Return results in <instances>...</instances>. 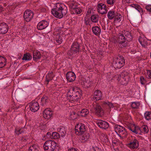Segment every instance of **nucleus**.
Returning a JSON list of instances; mask_svg holds the SVG:
<instances>
[{
	"instance_id": "nucleus-1",
	"label": "nucleus",
	"mask_w": 151,
	"mask_h": 151,
	"mask_svg": "<svg viewBox=\"0 0 151 151\" xmlns=\"http://www.w3.org/2000/svg\"><path fill=\"white\" fill-rule=\"evenodd\" d=\"M67 7L63 4L57 3L55 8L52 9L51 12L52 14L56 17L61 19L64 15H66L67 13Z\"/></svg>"
},
{
	"instance_id": "nucleus-2",
	"label": "nucleus",
	"mask_w": 151,
	"mask_h": 151,
	"mask_svg": "<svg viewBox=\"0 0 151 151\" xmlns=\"http://www.w3.org/2000/svg\"><path fill=\"white\" fill-rule=\"evenodd\" d=\"M127 127L128 129L131 131L132 132L136 134H140L141 132V130L145 133H147L149 131L147 126L145 125H143L141 127V129L139 127L132 124L128 126Z\"/></svg>"
},
{
	"instance_id": "nucleus-3",
	"label": "nucleus",
	"mask_w": 151,
	"mask_h": 151,
	"mask_svg": "<svg viewBox=\"0 0 151 151\" xmlns=\"http://www.w3.org/2000/svg\"><path fill=\"white\" fill-rule=\"evenodd\" d=\"M125 63L124 58L122 56H119L114 59L113 65L116 68L120 69L124 65Z\"/></svg>"
},
{
	"instance_id": "nucleus-4",
	"label": "nucleus",
	"mask_w": 151,
	"mask_h": 151,
	"mask_svg": "<svg viewBox=\"0 0 151 151\" xmlns=\"http://www.w3.org/2000/svg\"><path fill=\"white\" fill-rule=\"evenodd\" d=\"M56 143L53 141H46L43 145V147L45 151H54L56 148Z\"/></svg>"
},
{
	"instance_id": "nucleus-5",
	"label": "nucleus",
	"mask_w": 151,
	"mask_h": 151,
	"mask_svg": "<svg viewBox=\"0 0 151 151\" xmlns=\"http://www.w3.org/2000/svg\"><path fill=\"white\" fill-rule=\"evenodd\" d=\"M115 130L119 136L122 138L127 137V132L125 128L119 125L115 126Z\"/></svg>"
},
{
	"instance_id": "nucleus-6",
	"label": "nucleus",
	"mask_w": 151,
	"mask_h": 151,
	"mask_svg": "<svg viewBox=\"0 0 151 151\" xmlns=\"http://www.w3.org/2000/svg\"><path fill=\"white\" fill-rule=\"evenodd\" d=\"M86 127L82 123L77 124L75 127V133L78 135L82 134L86 131Z\"/></svg>"
},
{
	"instance_id": "nucleus-7",
	"label": "nucleus",
	"mask_w": 151,
	"mask_h": 151,
	"mask_svg": "<svg viewBox=\"0 0 151 151\" xmlns=\"http://www.w3.org/2000/svg\"><path fill=\"white\" fill-rule=\"evenodd\" d=\"M118 40L119 46L121 48L125 47L127 45V42L123 34H119Z\"/></svg>"
},
{
	"instance_id": "nucleus-8",
	"label": "nucleus",
	"mask_w": 151,
	"mask_h": 151,
	"mask_svg": "<svg viewBox=\"0 0 151 151\" xmlns=\"http://www.w3.org/2000/svg\"><path fill=\"white\" fill-rule=\"evenodd\" d=\"M121 78H122V84H127L129 81V76L128 72L123 71L121 73Z\"/></svg>"
},
{
	"instance_id": "nucleus-9",
	"label": "nucleus",
	"mask_w": 151,
	"mask_h": 151,
	"mask_svg": "<svg viewBox=\"0 0 151 151\" xmlns=\"http://www.w3.org/2000/svg\"><path fill=\"white\" fill-rule=\"evenodd\" d=\"M33 15L34 14L32 11L27 10L24 12L23 17L26 21L29 22L32 19Z\"/></svg>"
},
{
	"instance_id": "nucleus-10",
	"label": "nucleus",
	"mask_w": 151,
	"mask_h": 151,
	"mask_svg": "<svg viewBox=\"0 0 151 151\" xmlns=\"http://www.w3.org/2000/svg\"><path fill=\"white\" fill-rule=\"evenodd\" d=\"M67 97L70 102L71 101H77L76 96L75 88H72L68 91L67 93Z\"/></svg>"
},
{
	"instance_id": "nucleus-11",
	"label": "nucleus",
	"mask_w": 151,
	"mask_h": 151,
	"mask_svg": "<svg viewBox=\"0 0 151 151\" xmlns=\"http://www.w3.org/2000/svg\"><path fill=\"white\" fill-rule=\"evenodd\" d=\"M97 9L98 12L102 14H106L108 11L106 5L102 3L98 4Z\"/></svg>"
},
{
	"instance_id": "nucleus-12",
	"label": "nucleus",
	"mask_w": 151,
	"mask_h": 151,
	"mask_svg": "<svg viewBox=\"0 0 151 151\" xmlns=\"http://www.w3.org/2000/svg\"><path fill=\"white\" fill-rule=\"evenodd\" d=\"M139 144V141L136 139H134L131 140L127 146L131 149H136L138 147Z\"/></svg>"
},
{
	"instance_id": "nucleus-13",
	"label": "nucleus",
	"mask_w": 151,
	"mask_h": 151,
	"mask_svg": "<svg viewBox=\"0 0 151 151\" xmlns=\"http://www.w3.org/2000/svg\"><path fill=\"white\" fill-rule=\"evenodd\" d=\"M47 21L45 20H42L39 22L37 25L38 29L41 30L46 28L48 25Z\"/></svg>"
},
{
	"instance_id": "nucleus-14",
	"label": "nucleus",
	"mask_w": 151,
	"mask_h": 151,
	"mask_svg": "<svg viewBox=\"0 0 151 151\" xmlns=\"http://www.w3.org/2000/svg\"><path fill=\"white\" fill-rule=\"evenodd\" d=\"M80 45L77 42L73 43L71 46V51L73 53H79L80 50Z\"/></svg>"
},
{
	"instance_id": "nucleus-15",
	"label": "nucleus",
	"mask_w": 151,
	"mask_h": 151,
	"mask_svg": "<svg viewBox=\"0 0 151 151\" xmlns=\"http://www.w3.org/2000/svg\"><path fill=\"white\" fill-rule=\"evenodd\" d=\"M97 125L100 128L106 129L109 127V124L107 122L102 120H99L96 122Z\"/></svg>"
},
{
	"instance_id": "nucleus-16",
	"label": "nucleus",
	"mask_w": 151,
	"mask_h": 151,
	"mask_svg": "<svg viewBox=\"0 0 151 151\" xmlns=\"http://www.w3.org/2000/svg\"><path fill=\"white\" fill-rule=\"evenodd\" d=\"M31 111L33 112L37 111L39 108V106L37 102L32 101L29 106Z\"/></svg>"
},
{
	"instance_id": "nucleus-17",
	"label": "nucleus",
	"mask_w": 151,
	"mask_h": 151,
	"mask_svg": "<svg viewBox=\"0 0 151 151\" xmlns=\"http://www.w3.org/2000/svg\"><path fill=\"white\" fill-rule=\"evenodd\" d=\"M43 114L44 118L47 119H49L52 116L53 112L50 109L47 108L44 110Z\"/></svg>"
},
{
	"instance_id": "nucleus-18",
	"label": "nucleus",
	"mask_w": 151,
	"mask_h": 151,
	"mask_svg": "<svg viewBox=\"0 0 151 151\" xmlns=\"http://www.w3.org/2000/svg\"><path fill=\"white\" fill-rule=\"evenodd\" d=\"M8 30V27L6 23H2L0 24V33L4 34L7 33Z\"/></svg>"
},
{
	"instance_id": "nucleus-19",
	"label": "nucleus",
	"mask_w": 151,
	"mask_h": 151,
	"mask_svg": "<svg viewBox=\"0 0 151 151\" xmlns=\"http://www.w3.org/2000/svg\"><path fill=\"white\" fill-rule=\"evenodd\" d=\"M102 94L101 91L96 90L94 92L93 99L96 101L102 99Z\"/></svg>"
},
{
	"instance_id": "nucleus-20",
	"label": "nucleus",
	"mask_w": 151,
	"mask_h": 151,
	"mask_svg": "<svg viewBox=\"0 0 151 151\" xmlns=\"http://www.w3.org/2000/svg\"><path fill=\"white\" fill-rule=\"evenodd\" d=\"M66 78L68 81L72 82L74 81L76 78L75 73L72 72H68L66 75Z\"/></svg>"
},
{
	"instance_id": "nucleus-21",
	"label": "nucleus",
	"mask_w": 151,
	"mask_h": 151,
	"mask_svg": "<svg viewBox=\"0 0 151 151\" xmlns=\"http://www.w3.org/2000/svg\"><path fill=\"white\" fill-rule=\"evenodd\" d=\"M94 109L96 114L100 116H102L103 114V110L101 106L97 104L94 106Z\"/></svg>"
},
{
	"instance_id": "nucleus-22",
	"label": "nucleus",
	"mask_w": 151,
	"mask_h": 151,
	"mask_svg": "<svg viewBox=\"0 0 151 151\" xmlns=\"http://www.w3.org/2000/svg\"><path fill=\"white\" fill-rule=\"evenodd\" d=\"M41 58V54L39 51L37 50L33 51V58L34 60L35 61H37Z\"/></svg>"
},
{
	"instance_id": "nucleus-23",
	"label": "nucleus",
	"mask_w": 151,
	"mask_h": 151,
	"mask_svg": "<svg viewBox=\"0 0 151 151\" xmlns=\"http://www.w3.org/2000/svg\"><path fill=\"white\" fill-rule=\"evenodd\" d=\"M57 131L59 132V134L62 137L65 136L66 133L65 128L63 126H60L57 129Z\"/></svg>"
},
{
	"instance_id": "nucleus-24",
	"label": "nucleus",
	"mask_w": 151,
	"mask_h": 151,
	"mask_svg": "<svg viewBox=\"0 0 151 151\" xmlns=\"http://www.w3.org/2000/svg\"><path fill=\"white\" fill-rule=\"evenodd\" d=\"M92 30L93 33L96 35H100L101 32L100 28L98 26H95L92 28Z\"/></svg>"
},
{
	"instance_id": "nucleus-25",
	"label": "nucleus",
	"mask_w": 151,
	"mask_h": 151,
	"mask_svg": "<svg viewBox=\"0 0 151 151\" xmlns=\"http://www.w3.org/2000/svg\"><path fill=\"white\" fill-rule=\"evenodd\" d=\"M91 84L92 82L89 80H86V79L82 82V85L86 88H90Z\"/></svg>"
},
{
	"instance_id": "nucleus-26",
	"label": "nucleus",
	"mask_w": 151,
	"mask_h": 151,
	"mask_svg": "<svg viewBox=\"0 0 151 151\" xmlns=\"http://www.w3.org/2000/svg\"><path fill=\"white\" fill-rule=\"evenodd\" d=\"M89 113V111L87 109H83L81 111H78V114L79 115L83 117L86 116Z\"/></svg>"
},
{
	"instance_id": "nucleus-27",
	"label": "nucleus",
	"mask_w": 151,
	"mask_h": 151,
	"mask_svg": "<svg viewBox=\"0 0 151 151\" xmlns=\"http://www.w3.org/2000/svg\"><path fill=\"white\" fill-rule=\"evenodd\" d=\"M48 98L46 96H44L42 97L41 99L40 105L42 106L46 105L48 102Z\"/></svg>"
},
{
	"instance_id": "nucleus-28",
	"label": "nucleus",
	"mask_w": 151,
	"mask_h": 151,
	"mask_svg": "<svg viewBox=\"0 0 151 151\" xmlns=\"http://www.w3.org/2000/svg\"><path fill=\"white\" fill-rule=\"evenodd\" d=\"M127 41H130L132 40V37L131 33L129 32H126L123 34Z\"/></svg>"
},
{
	"instance_id": "nucleus-29",
	"label": "nucleus",
	"mask_w": 151,
	"mask_h": 151,
	"mask_svg": "<svg viewBox=\"0 0 151 151\" xmlns=\"http://www.w3.org/2000/svg\"><path fill=\"white\" fill-rule=\"evenodd\" d=\"M6 59L1 56H0V68H2L6 65Z\"/></svg>"
},
{
	"instance_id": "nucleus-30",
	"label": "nucleus",
	"mask_w": 151,
	"mask_h": 151,
	"mask_svg": "<svg viewBox=\"0 0 151 151\" xmlns=\"http://www.w3.org/2000/svg\"><path fill=\"white\" fill-rule=\"evenodd\" d=\"M90 137V135L88 133H86L83 135L81 137V142L84 143L87 141L89 139Z\"/></svg>"
},
{
	"instance_id": "nucleus-31",
	"label": "nucleus",
	"mask_w": 151,
	"mask_h": 151,
	"mask_svg": "<svg viewBox=\"0 0 151 151\" xmlns=\"http://www.w3.org/2000/svg\"><path fill=\"white\" fill-rule=\"evenodd\" d=\"M115 16V12L113 11H109L107 14V16L109 19L110 20L113 19Z\"/></svg>"
},
{
	"instance_id": "nucleus-32",
	"label": "nucleus",
	"mask_w": 151,
	"mask_h": 151,
	"mask_svg": "<svg viewBox=\"0 0 151 151\" xmlns=\"http://www.w3.org/2000/svg\"><path fill=\"white\" fill-rule=\"evenodd\" d=\"M91 21L94 23H97L99 19V16L98 15L95 14L92 15L91 17Z\"/></svg>"
},
{
	"instance_id": "nucleus-33",
	"label": "nucleus",
	"mask_w": 151,
	"mask_h": 151,
	"mask_svg": "<svg viewBox=\"0 0 151 151\" xmlns=\"http://www.w3.org/2000/svg\"><path fill=\"white\" fill-rule=\"evenodd\" d=\"M54 77L53 73L52 72L50 73H48L46 76V81L47 82V84H48V82L52 80V78Z\"/></svg>"
},
{
	"instance_id": "nucleus-34",
	"label": "nucleus",
	"mask_w": 151,
	"mask_h": 151,
	"mask_svg": "<svg viewBox=\"0 0 151 151\" xmlns=\"http://www.w3.org/2000/svg\"><path fill=\"white\" fill-rule=\"evenodd\" d=\"M32 58L31 55L29 53H26L24 54L22 59L25 60H29Z\"/></svg>"
},
{
	"instance_id": "nucleus-35",
	"label": "nucleus",
	"mask_w": 151,
	"mask_h": 151,
	"mask_svg": "<svg viewBox=\"0 0 151 151\" xmlns=\"http://www.w3.org/2000/svg\"><path fill=\"white\" fill-rule=\"evenodd\" d=\"M114 18L115 22H119L121 20L122 17L120 14L116 13Z\"/></svg>"
},
{
	"instance_id": "nucleus-36",
	"label": "nucleus",
	"mask_w": 151,
	"mask_h": 151,
	"mask_svg": "<svg viewBox=\"0 0 151 151\" xmlns=\"http://www.w3.org/2000/svg\"><path fill=\"white\" fill-rule=\"evenodd\" d=\"M38 146L35 145H32L29 147L28 151H39Z\"/></svg>"
},
{
	"instance_id": "nucleus-37",
	"label": "nucleus",
	"mask_w": 151,
	"mask_h": 151,
	"mask_svg": "<svg viewBox=\"0 0 151 151\" xmlns=\"http://www.w3.org/2000/svg\"><path fill=\"white\" fill-rule=\"evenodd\" d=\"M75 91L77 100L78 101V99L81 98L82 96L81 92L80 90H78L77 89H75Z\"/></svg>"
},
{
	"instance_id": "nucleus-38",
	"label": "nucleus",
	"mask_w": 151,
	"mask_h": 151,
	"mask_svg": "<svg viewBox=\"0 0 151 151\" xmlns=\"http://www.w3.org/2000/svg\"><path fill=\"white\" fill-rule=\"evenodd\" d=\"M60 135L57 132H53L51 134V139H57L60 137Z\"/></svg>"
},
{
	"instance_id": "nucleus-39",
	"label": "nucleus",
	"mask_w": 151,
	"mask_h": 151,
	"mask_svg": "<svg viewBox=\"0 0 151 151\" xmlns=\"http://www.w3.org/2000/svg\"><path fill=\"white\" fill-rule=\"evenodd\" d=\"M82 12V10L79 7H77L72 12L73 14H80Z\"/></svg>"
},
{
	"instance_id": "nucleus-40",
	"label": "nucleus",
	"mask_w": 151,
	"mask_h": 151,
	"mask_svg": "<svg viewBox=\"0 0 151 151\" xmlns=\"http://www.w3.org/2000/svg\"><path fill=\"white\" fill-rule=\"evenodd\" d=\"M104 104L107 108L109 109H110L111 108H112L114 107L113 104L109 102L104 103Z\"/></svg>"
},
{
	"instance_id": "nucleus-41",
	"label": "nucleus",
	"mask_w": 151,
	"mask_h": 151,
	"mask_svg": "<svg viewBox=\"0 0 151 151\" xmlns=\"http://www.w3.org/2000/svg\"><path fill=\"white\" fill-rule=\"evenodd\" d=\"M24 129L23 128L19 129L18 128H17L15 129V132L16 134L18 135L20 134H21L23 132H24Z\"/></svg>"
},
{
	"instance_id": "nucleus-42",
	"label": "nucleus",
	"mask_w": 151,
	"mask_h": 151,
	"mask_svg": "<svg viewBox=\"0 0 151 151\" xmlns=\"http://www.w3.org/2000/svg\"><path fill=\"white\" fill-rule=\"evenodd\" d=\"M133 6H132L138 10L139 12H143L142 9L139 6L136 4H133Z\"/></svg>"
},
{
	"instance_id": "nucleus-43",
	"label": "nucleus",
	"mask_w": 151,
	"mask_h": 151,
	"mask_svg": "<svg viewBox=\"0 0 151 151\" xmlns=\"http://www.w3.org/2000/svg\"><path fill=\"white\" fill-rule=\"evenodd\" d=\"M139 105V102H134L132 103L131 106L132 108L136 109L138 107Z\"/></svg>"
},
{
	"instance_id": "nucleus-44",
	"label": "nucleus",
	"mask_w": 151,
	"mask_h": 151,
	"mask_svg": "<svg viewBox=\"0 0 151 151\" xmlns=\"http://www.w3.org/2000/svg\"><path fill=\"white\" fill-rule=\"evenodd\" d=\"M70 11L71 12V13L73 14V13H72V12L75 9H76L77 7L76 5V4H71L70 6Z\"/></svg>"
},
{
	"instance_id": "nucleus-45",
	"label": "nucleus",
	"mask_w": 151,
	"mask_h": 151,
	"mask_svg": "<svg viewBox=\"0 0 151 151\" xmlns=\"http://www.w3.org/2000/svg\"><path fill=\"white\" fill-rule=\"evenodd\" d=\"M150 112H146L144 114L146 120H149L151 119V117L150 116Z\"/></svg>"
},
{
	"instance_id": "nucleus-46",
	"label": "nucleus",
	"mask_w": 151,
	"mask_h": 151,
	"mask_svg": "<svg viewBox=\"0 0 151 151\" xmlns=\"http://www.w3.org/2000/svg\"><path fill=\"white\" fill-rule=\"evenodd\" d=\"M78 115V113L77 114L75 112L73 111L71 114L70 116L73 119H76Z\"/></svg>"
},
{
	"instance_id": "nucleus-47",
	"label": "nucleus",
	"mask_w": 151,
	"mask_h": 151,
	"mask_svg": "<svg viewBox=\"0 0 151 151\" xmlns=\"http://www.w3.org/2000/svg\"><path fill=\"white\" fill-rule=\"evenodd\" d=\"M140 81L142 85H145V83H146V81L143 76H142L140 77Z\"/></svg>"
},
{
	"instance_id": "nucleus-48",
	"label": "nucleus",
	"mask_w": 151,
	"mask_h": 151,
	"mask_svg": "<svg viewBox=\"0 0 151 151\" xmlns=\"http://www.w3.org/2000/svg\"><path fill=\"white\" fill-rule=\"evenodd\" d=\"M147 73L146 74V77L148 78H151V70H147Z\"/></svg>"
},
{
	"instance_id": "nucleus-49",
	"label": "nucleus",
	"mask_w": 151,
	"mask_h": 151,
	"mask_svg": "<svg viewBox=\"0 0 151 151\" xmlns=\"http://www.w3.org/2000/svg\"><path fill=\"white\" fill-rule=\"evenodd\" d=\"M84 22L86 25H88L89 24V22H90V20L88 17H85L84 18Z\"/></svg>"
},
{
	"instance_id": "nucleus-50",
	"label": "nucleus",
	"mask_w": 151,
	"mask_h": 151,
	"mask_svg": "<svg viewBox=\"0 0 151 151\" xmlns=\"http://www.w3.org/2000/svg\"><path fill=\"white\" fill-rule=\"evenodd\" d=\"M107 3L108 4L113 6L115 2L114 0H107Z\"/></svg>"
},
{
	"instance_id": "nucleus-51",
	"label": "nucleus",
	"mask_w": 151,
	"mask_h": 151,
	"mask_svg": "<svg viewBox=\"0 0 151 151\" xmlns=\"http://www.w3.org/2000/svg\"><path fill=\"white\" fill-rule=\"evenodd\" d=\"M56 41L59 44H60L62 42V38L60 36H59L58 38L56 39Z\"/></svg>"
},
{
	"instance_id": "nucleus-52",
	"label": "nucleus",
	"mask_w": 151,
	"mask_h": 151,
	"mask_svg": "<svg viewBox=\"0 0 151 151\" xmlns=\"http://www.w3.org/2000/svg\"><path fill=\"white\" fill-rule=\"evenodd\" d=\"M118 81H119L120 80H122V78H121V74L120 75H117L115 77Z\"/></svg>"
},
{
	"instance_id": "nucleus-53",
	"label": "nucleus",
	"mask_w": 151,
	"mask_h": 151,
	"mask_svg": "<svg viewBox=\"0 0 151 151\" xmlns=\"http://www.w3.org/2000/svg\"><path fill=\"white\" fill-rule=\"evenodd\" d=\"M146 9L149 12H151V5H147L146 6Z\"/></svg>"
},
{
	"instance_id": "nucleus-54",
	"label": "nucleus",
	"mask_w": 151,
	"mask_h": 151,
	"mask_svg": "<svg viewBox=\"0 0 151 151\" xmlns=\"http://www.w3.org/2000/svg\"><path fill=\"white\" fill-rule=\"evenodd\" d=\"M46 137L47 138H51V134L50 132H48L47 133Z\"/></svg>"
},
{
	"instance_id": "nucleus-55",
	"label": "nucleus",
	"mask_w": 151,
	"mask_h": 151,
	"mask_svg": "<svg viewBox=\"0 0 151 151\" xmlns=\"http://www.w3.org/2000/svg\"><path fill=\"white\" fill-rule=\"evenodd\" d=\"M68 151H78V150L74 148H72L69 149Z\"/></svg>"
},
{
	"instance_id": "nucleus-56",
	"label": "nucleus",
	"mask_w": 151,
	"mask_h": 151,
	"mask_svg": "<svg viewBox=\"0 0 151 151\" xmlns=\"http://www.w3.org/2000/svg\"><path fill=\"white\" fill-rule=\"evenodd\" d=\"M41 10V11L42 12H45L46 10V9L45 8H42L41 9H40Z\"/></svg>"
},
{
	"instance_id": "nucleus-57",
	"label": "nucleus",
	"mask_w": 151,
	"mask_h": 151,
	"mask_svg": "<svg viewBox=\"0 0 151 151\" xmlns=\"http://www.w3.org/2000/svg\"><path fill=\"white\" fill-rule=\"evenodd\" d=\"M3 8L0 5V13L2 12V11L3 10Z\"/></svg>"
},
{
	"instance_id": "nucleus-58",
	"label": "nucleus",
	"mask_w": 151,
	"mask_h": 151,
	"mask_svg": "<svg viewBox=\"0 0 151 151\" xmlns=\"http://www.w3.org/2000/svg\"><path fill=\"white\" fill-rule=\"evenodd\" d=\"M102 28L104 30H106V27H105V26L104 25L103 26H102Z\"/></svg>"
},
{
	"instance_id": "nucleus-59",
	"label": "nucleus",
	"mask_w": 151,
	"mask_h": 151,
	"mask_svg": "<svg viewBox=\"0 0 151 151\" xmlns=\"http://www.w3.org/2000/svg\"><path fill=\"white\" fill-rule=\"evenodd\" d=\"M139 42H140V43L141 44H142V42L141 41H140V40H139Z\"/></svg>"
},
{
	"instance_id": "nucleus-60",
	"label": "nucleus",
	"mask_w": 151,
	"mask_h": 151,
	"mask_svg": "<svg viewBox=\"0 0 151 151\" xmlns=\"http://www.w3.org/2000/svg\"><path fill=\"white\" fill-rule=\"evenodd\" d=\"M150 116L151 117V112H150Z\"/></svg>"
},
{
	"instance_id": "nucleus-61",
	"label": "nucleus",
	"mask_w": 151,
	"mask_h": 151,
	"mask_svg": "<svg viewBox=\"0 0 151 151\" xmlns=\"http://www.w3.org/2000/svg\"><path fill=\"white\" fill-rule=\"evenodd\" d=\"M94 151H96V150H94Z\"/></svg>"
}]
</instances>
